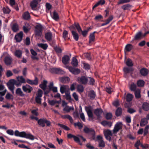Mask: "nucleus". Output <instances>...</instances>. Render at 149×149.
<instances>
[{
    "label": "nucleus",
    "mask_w": 149,
    "mask_h": 149,
    "mask_svg": "<svg viewBox=\"0 0 149 149\" xmlns=\"http://www.w3.org/2000/svg\"><path fill=\"white\" fill-rule=\"evenodd\" d=\"M141 91L139 89H137L135 91V95L136 98H139L141 97Z\"/></svg>",
    "instance_id": "obj_43"
},
{
    "label": "nucleus",
    "mask_w": 149,
    "mask_h": 149,
    "mask_svg": "<svg viewBox=\"0 0 149 149\" xmlns=\"http://www.w3.org/2000/svg\"><path fill=\"white\" fill-rule=\"evenodd\" d=\"M85 109L87 113L88 116L89 117L92 118L93 114L91 110V107H85Z\"/></svg>",
    "instance_id": "obj_20"
},
{
    "label": "nucleus",
    "mask_w": 149,
    "mask_h": 149,
    "mask_svg": "<svg viewBox=\"0 0 149 149\" xmlns=\"http://www.w3.org/2000/svg\"><path fill=\"white\" fill-rule=\"evenodd\" d=\"M65 94L66 99L68 100H71V97L70 95V92H67V93H65Z\"/></svg>",
    "instance_id": "obj_59"
},
{
    "label": "nucleus",
    "mask_w": 149,
    "mask_h": 149,
    "mask_svg": "<svg viewBox=\"0 0 149 149\" xmlns=\"http://www.w3.org/2000/svg\"><path fill=\"white\" fill-rule=\"evenodd\" d=\"M22 89L24 91L30 93L33 90V88L28 85H26L22 86Z\"/></svg>",
    "instance_id": "obj_16"
},
{
    "label": "nucleus",
    "mask_w": 149,
    "mask_h": 149,
    "mask_svg": "<svg viewBox=\"0 0 149 149\" xmlns=\"http://www.w3.org/2000/svg\"><path fill=\"white\" fill-rule=\"evenodd\" d=\"M84 90V88L83 86L81 84L78 85L77 87V91L79 93H82Z\"/></svg>",
    "instance_id": "obj_27"
},
{
    "label": "nucleus",
    "mask_w": 149,
    "mask_h": 149,
    "mask_svg": "<svg viewBox=\"0 0 149 149\" xmlns=\"http://www.w3.org/2000/svg\"><path fill=\"white\" fill-rule=\"evenodd\" d=\"M70 59L68 56L65 55L62 58V62L64 64L66 65L68 63Z\"/></svg>",
    "instance_id": "obj_22"
},
{
    "label": "nucleus",
    "mask_w": 149,
    "mask_h": 149,
    "mask_svg": "<svg viewBox=\"0 0 149 149\" xmlns=\"http://www.w3.org/2000/svg\"><path fill=\"white\" fill-rule=\"evenodd\" d=\"M123 71L125 73H128L130 71H132L134 70L132 68H128L127 67H124L123 68Z\"/></svg>",
    "instance_id": "obj_48"
},
{
    "label": "nucleus",
    "mask_w": 149,
    "mask_h": 149,
    "mask_svg": "<svg viewBox=\"0 0 149 149\" xmlns=\"http://www.w3.org/2000/svg\"><path fill=\"white\" fill-rule=\"evenodd\" d=\"M104 135L107 140L110 142L111 141L112 134L111 131L109 130H106L104 132Z\"/></svg>",
    "instance_id": "obj_7"
},
{
    "label": "nucleus",
    "mask_w": 149,
    "mask_h": 149,
    "mask_svg": "<svg viewBox=\"0 0 149 149\" xmlns=\"http://www.w3.org/2000/svg\"><path fill=\"white\" fill-rule=\"evenodd\" d=\"M35 34L37 36L40 37L42 35V26L41 25H37L35 27Z\"/></svg>",
    "instance_id": "obj_4"
},
{
    "label": "nucleus",
    "mask_w": 149,
    "mask_h": 149,
    "mask_svg": "<svg viewBox=\"0 0 149 149\" xmlns=\"http://www.w3.org/2000/svg\"><path fill=\"white\" fill-rule=\"evenodd\" d=\"M0 95L1 96H4L7 92V90L6 89L4 85L2 84H0Z\"/></svg>",
    "instance_id": "obj_14"
},
{
    "label": "nucleus",
    "mask_w": 149,
    "mask_h": 149,
    "mask_svg": "<svg viewBox=\"0 0 149 149\" xmlns=\"http://www.w3.org/2000/svg\"><path fill=\"white\" fill-rule=\"evenodd\" d=\"M23 33L20 31L19 33L15 35V38L17 42H19L22 40L23 36Z\"/></svg>",
    "instance_id": "obj_11"
},
{
    "label": "nucleus",
    "mask_w": 149,
    "mask_h": 149,
    "mask_svg": "<svg viewBox=\"0 0 149 149\" xmlns=\"http://www.w3.org/2000/svg\"><path fill=\"white\" fill-rule=\"evenodd\" d=\"M26 26H24L23 29L25 32L27 33L29 30V28L28 26L29 24H26Z\"/></svg>",
    "instance_id": "obj_58"
},
{
    "label": "nucleus",
    "mask_w": 149,
    "mask_h": 149,
    "mask_svg": "<svg viewBox=\"0 0 149 149\" xmlns=\"http://www.w3.org/2000/svg\"><path fill=\"white\" fill-rule=\"evenodd\" d=\"M148 123V119L147 118H144L141 120L140 125L141 127H143Z\"/></svg>",
    "instance_id": "obj_26"
},
{
    "label": "nucleus",
    "mask_w": 149,
    "mask_h": 149,
    "mask_svg": "<svg viewBox=\"0 0 149 149\" xmlns=\"http://www.w3.org/2000/svg\"><path fill=\"white\" fill-rule=\"evenodd\" d=\"M4 62L8 65H10L12 62L13 59L9 55L5 57L4 58Z\"/></svg>",
    "instance_id": "obj_13"
},
{
    "label": "nucleus",
    "mask_w": 149,
    "mask_h": 149,
    "mask_svg": "<svg viewBox=\"0 0 149 149\" xmlns=\"http://www.w3.org/2000/svg\"><path fill=\"white\" fill-rule=\"evenodd\" d=\"M60 91L62 94L70 92L69 86L64 85L62 86L60 88Z\"/></svg>",
    "instance_id": "obj_9"
},
{
    "label": "nucleus",
    "mask_w": 149,
    "mask_h": 149,
    "mask_svg": "<svg viewBox=\"0 0 149 149\" xmlns=\"http://www.w3.org/2000/svg\"><path fill=\"white\" fill-rule=\"evenodd\" d=\"M142 108L145 111H147L149 110V104L148 103H144L142 105Z\"/></svg>",
    "instance_id": "obj_35"
},
{
    "label": "nucleus",
    "mask_w": 149,
    "mask_h": 149,
    "mask_svg": "<svg viewBox=\"0 0 149 149\" xmlns=\"http://www.w3.org/2000/svg\"><path fill=\"white\" fill-rule=\"evenodd\" d=\"M149 125H147L145 128L144 132V135H146L148 132Z\"/></svg>",
    "instance_id": "obj_57"
},
{
    "label": "nucleus",
    "mask_w": 149,
    "mask_h": 149,
    "mask_svg": "<svg viewBox=\"0 0 149 149\" xmlns=\"http://www.w3.org/2000/svg\"><path fill=\"white\" fill-rule=\"evenodd\" d=\"M125 63L129 67H132L133 65L132 60L130 59H128L127 61L125 62Z\"/></svg>",
    "instance_id": "obj_41"
},
{
    "label": "nucleus",
    "mask_w": 149,
    "mask_h": 149,
    "mask_svg": "<svg viewBox=\"0 0 149 149\" xmlns=\"http://www.w3.org/2000/svg\"><path fill=\"white\" fill-rule=\"evenodd\" d=\"M26 82L28 83L31 85H37L38 84V78L35 77L33 80H31L29 79H27Z\"/></svg>",
    "instance_id": "obj_18"
},
{
    "label": "nucleus",
    "mask_w": 149,
    "mask_h": 149,
    "mask_svg": "<svg viewBox=\"0 0 149 149\" xmlns=\"http://www.w3.org/2000/svg\"><path fill=\"white\" fill-rule=\"evenodd\" d=\"M140 72L141 75L143 76H146L148 74V70L147 69L143 68L140 70Z\"/></svg>",
    "instance_id": "obj_25"
},
{
    "label": "nucleus",
    "mask_w": 149,
    "mask_h": 149,
    "mask_svg": "<svg viewBox=\"0 0 149 149\" xmlns=\"http://www.w3.org/2000/svg\"><path fill=\"white\" fill-rule=\"evenodd\" d=\"M132 6L130 4H125L121 8L124 10L129 9L132 7Z\"/></svg>",
    "instance_id": "obj_44"
},
{
    "label": "nucleus",
    "mask_w": 149,
    "mask_h": 149,
    "mask_svg": "<svg viewBox=\"0 0 149 149\" xmlns=\"http://www.w3.org/2000/svg\"><path fill=\"white\" fill-rule=\"evenodd\" d=\"M136 88V86L134 83L132 84L130 87V88L132 91H135Z\"/></svg>",
    "instance_id": "obj_55"
},
{
    "label": "nucleus",
    "mask_w": 149,
    "mask_h": 149,
    "mask_svg": "<svg viewBox=\"0 0 149 149\" xmlns=\"http://www.w3.org/2000/svg\"><path fill=\"white\" fill-rule=\"evenodd\" d=\"M76 85V83H74L72 84L70 87V90L72 91H73L75 90V86Z\"/></svg>",
    "instance_id": "obj_64"
},
{
    "label": "nucleus",
    "mask_w": 149,
    "mask_h": 149,
    "mask_svg": "<svg viewBox=\"0 0 149 149\" xmlns=\"http://www.w3.org/2000/svg\"><path fill=\"white\" fill-rule=\"evenodd\" d=\"M38 2L36 0H33L30 3V6L33 10H35L38 4Z\"/></svg>",
    "instance_id": "obj_23"
},
{
    "label": "nucleus",
    "mask_w": 149,
    "mask_h": 149,
    "mask_svg": "<svg viewBox=\"0 0 149 149\" xmlns=\"http://www.w3.org/2000/svg\"><path fill=\"white\" fill-rule=\"evenodd\" d=\"M52 34L51 32H47L45 33V37L48 41H50L52 38Z\"/></svg>",
    "instance_id": "obj_31"
},
{
    "label": "nucleus",
    "mask_w": 149,
    "mask_h": 149,
    "mask_svg": "<svg viewBox=\"0 0 149 149\" xmlns=\"http://www.w3.org/2000/svg\"><path fill=\"white\" fill-rule=\"evenodd\" d=\"M16 93L17 94L22 96L24 95V94L23 93V92L22 91L21 89L19 88H17L16 90Z\"/></svg>",
    "instance_id": "obj_45"
},
{
    "label": "nucleus",
    "mask_w": 149,
    "mask_h": 149,
    "mask_svg": "<svg viewBox=\"0 0 149 149\" xmlns=\"http://www.w3.org/2000/svg\"><path fill=\"white\" fill-rule=\"evenodd\" d=\"M77 81L79 83L86 84L88 81V77L82 76L77 78Z\"/></svg>",
    "instance_id": "obj_5"
},
{
    "label": "nucleus",
    "mask_w": 149,
    "mask_h": 149,
    "mask_svg": "<svg viewBox=\"0 0 149 149\" xmlns=\"http://www.w3.org/2000/svg\"><path fill=\"white\" fill-rule=\"evenodd\" d=\"M72 96L74 100L76 101L79 100V96L75 92H74L72 93Z\"/></svg>",
    "instance_id": "obj_60"
},
{
    "label": "nucleus",
    "mask_w": 149,
    "mask_h": 149,
    "mask_svg": "<svg viewBox=\"0 0 149 149\" xmlns=\"http://www.w3.org/2000/svg\"><path fill=\"white\" fill-rule=\"evenodd\" d=\"M103 113L102 110L100 108L97 109L95 110L94 113L97 117V119H100Z\"/></svg>",
    "instance_id": "obj_12"
},
{
    "label": "nucleus",
    "mask_w": 149,
    "mask_h": 149,
    "mask_svg": "<svg viewBox=\"0 0 149 149\" xmlns=\"http://www.w3.org/2000/svg\"><path fill=\"white\" fill-rule=\"evenodd\" d=\"M90 29V28H89L87 29V30H84V31H82L80 32L82 33V35L83 36L85 37L87 34L88 32V31Z\"/></svg>",
    "instance_id": "obj_63"
},
{
    "label": "nucleus",
    "mask_w": 149,
    "mask_h": 149,
    "mask_svg": "<svg viewBox=\"0 0 149 149\" xmlns=\"http://www.w3.org/2000/svg\"><path fill=\"white\" fill-rule=\"evenodd\" d=\"M11 28L13 31L15 32H17L19 29V26L16 23L14 24Z\"/></svg>",
    "instance_id": "obj_32"
},
{
    "label": "nucleus",
    "mask_w": 149,
    "mask_h": 149,
    "mask_svg": "<svg viewBox=\"0 0 149 149\" xmlns=\"http://www.w3.org/2000/svg\"><path fill=\"white\" fill-rule=\"evenodd\" d=\"M6 98L8 100H12L13 99V95H11L10 93H8L6 94Z\"/></svg>",
    "instance_id": "obj_50"
},
{
    "label": "nucleus",
    "mask_w": 149,
    "mask_h": 149,
    "mask_svg": "<svg viewBox=\"0 0 149 149\" xmlns=\"http://www.w3.org/2000/svg\"><path fill=\"white\" fill-rule=\"evenodd\" d=\"M42 91L40 89H39L38 90V93L37 94L36 97L41 98V97L42 96Z\"/></svg>",
    "instance_id": "obj_62"
},
{
    "label": "nucleus",
    "mask_w": 149,
    "mask_h": 149,
    "mask_svg": "<svg viewBox=\"0 0 149 149\" xmlns=\"http://www.w3.org/2000/svg\"><path fill=\"white\" fill-rule=\"evenodd\" d=\"M38 46L40 47L44 50H46L48 47V45L47 44L38 43L37 44Z\"/></svg>",
    "instance_id": "obj_34"
},
{
    "label": "nucleus",
    "mask_w": 149,
    "mask_h": 149,
    "mask_svg": "<svg viewBox=\"0 0 149 149\" xmlns=\"http://www.w3.org/2000/svg\"><path fill=\"white\" fill-rule=\"evenodd\" d=\"M22 51L20 50H16L15 52V55L18 58L21 57L22 55Z\"/></svg>",
    "instance_id": "obj_30"
},
{
    "label": "nucleus",
    "mask_w": 149,
    "mask_h": 149,
    "mask_svg": "<svg viewBox=\"0 0 149 149\" xmlns=\"http://www.w3.org/2000/svg\"><path fill=\"white\" fill-rule=\"evenodd\" d=\"M122 109L120 108H118L116 111V115L117 116H120L122 114Z\"/></svg>",
    "instance_id": "obj_46"
},
{
    "label": "nucleus",
    "mask_w": 149,
    "mask_h": 149,
    "mask_svg": "<svg viewBox=\"0 0 149 149\" xmlns=\"http://www.w3.org/2000/svg\"><path fill=\"white\" fill-rule=\"evenodd\" d=\"M16 80L12 79L10 80L7 83V86L9 89L11 91L12 93L14 94L15 85L16 86Z\"/></svg>",
    "instance_id": "obj_1"
},
{
    "label": "nucleus",
    "mask_w": 149,
    "mask_h": 149,
    "mask_svg": "<svg viewBox=\"0 0 149 149\" xmlns=\"http://www.w3.org/2000/svg\"><path fill=\"white\" fill-rule=\"evenodd\" d=\"M137 85L138 86L142 87L144 84V81L143 80H140L137 82Z\"/></svg>",
    "instance_id": "obj_51"
},
{
    "label": "nucleus",
    "mask_w": 149,
    "mask_h": 149,
    "mask_svg": "<svg viewBox=\"0 0 149 149\" xmlns=\"http://www.w3.org/2000/svg\"><path fill=\"white\" fill-rule=\"evenodd\" d=\"M71 32L74 39L76 41H78L79 39V36L77 33L73 31H72Z\"/></svg>",
    "instance_id": "obj_36"
},
{
    "label": "nucleus",
    "mask_w": 149,
    "mask_h": 149,
    "mask_svg": "<svg viewBox=\"0 0 149 149\" xmlns=\"http://www.w3.org/2000/svg\"><path fill=\"white\" fill-rule=\"evenodd\" d=\"M3 10L4 13L6 14H9L10 12V10L7 7H3Z\"/></svg>",
    "instance_id": "obj_56"
},
{
    "label": "nucleus",
    "mask_w": 149,
    "mask_h": 149,
    "mask_svg": "<svg viewBox=\"0 0 149 149\" xmlns=\"http://www.w3.org/2000/svg\"><path fill=\"white\" fill-rule=\"evenodd\" d=\"M47 82V81L44 80L43 83L40 85V87L44 90H45L46 88Z\"/></svg>",
    "instance_id": "obj_33"
},
{
    "label": "nucleus",
    "mask_w": 149,
    "mask_h": 149,
    "mask_svg": "<svg viewBox=\"0 0 149 149\" xmlns=\"http://www.w3.org/2000/svg\"><path fill=\"white\" fill-rule=\"evenodd\" d=\"M22 17L24 19L26 20H28L30 18V15L28 12L24 13L22 14Z\"/></svg>",
    "instance_id": "obj_21"
},
{
    "label": "nucleus",
    "mask_w": 149,
    "mask_h": 149,
    "mask_svg": "<svg viewBox=\"0 0 149 149\" xmlns=\"http://www.w3.org/2000/svg\"><path fill=\"white\" fill-rule=\"evenodd\" d=\"M70 80L69 78L68 77H62L59 79L60 81L63 83H68L69 82Z\"/></svg>",
    "instance_id": "obj_24"
},
{
    "label": "nucleus",
    "mask_w": 149,
    "mask_h": 149,
    "mask_svg": "<svg viewBox=\"0 0 149 149\" xmlns=\"http://www.w3.org/2000/svg\"><path fill=\"white\" fill-rule=\"evenodd\" d=\"M69 71L73 74H79L80 72L79 69L77 68H74L72 67H70L68 68Z\"/></svg>",
    "instance_id": "obj_17"
},
{
    "label": "nucleus",
    "mask_w": 149,
    "mask_h": 149,
    "mask_svg": "<svg viewBox=\"0 0 149 149\" xmlns=\"http://www.w3.org/2000/svg\"><path fill=\"white\" fill-rule=\"evenodd\" d=\"M17 80H16V86H21L22 83H24L26 82L25 79L22 76H18L17 77Z\"/></svg>",
    "instance_id": "obj_6"
},
{
    "label": "nucleus",
    "mask_w": 149,
    "mask_h": 149,
    "mask_svg": "<svg viewBox=\"0 0 149 149\" xmlns=\"http://www.w3.org/2000/svg\"><path fill=\"white\" fill-rule=\"evenodd\" d=\"M68 32L66 30H64L63 31V37L65 40H66L67 39H69L68 37Z\"/></svg>",
    "instance_id": "obj_42"
},
{
    "label": "nucleus",
    "mask_w": 149,
    "mask_h": 149,
    "mask_svg": "<svg viewBox=\"0 0 149 149\" xmlns=\"http://www.w3.org/2000/svg\"><path fill=\"white\" fill-rule=\"evenodd\" d=\"M38 123L39 125L42 127L45 126L46 123L47 126H49L50 124V122L49 121L44 118L40 119L38 120Z\"/></svg>",
    "instance_id": "obj_3"
},
{
    "label": "nucleus",
    "mask_w": 149,
    "mask_h": 149,
    "mask_svg": "<svg viewBox=\"0 0 149 149\" xmlns=\"http://www.w3.org/2000/svg\"><path fill=\"white\" fill-rule=\"evenodd\" d=\"M74 26L77 30L79 33H80V32L82 31V30L81 27L78 23H75Z\"/></svg>",
    "instance_id": "obj_53"
},
{
    "label": "nucleus",
    "mask_w": 149,
    "mask_h": 149,
    "mask_svg": "<svg viewBox=\"0 0 149 149\" xmlns=\"http://www.w3.org/2000/svg\"><path fill=\"white\" fill-rule=\"evenodd\" d=\"M89 80V83L90 85H93L95 82L94 79L91 77H88V81Z\"/></svg>",
    "instance_id": "obj_61"
},
{
    "label": "nucleus",
    "mask_w": 149,
    "mask_h": 149,
    "mask_svg": "<svg viewBox=\"0 0 149 149\" xmlns=\"http://www.w3.org/2000/svg\"><path fill=\"white\" fill-rule=\"evenodd\" d=\"M101 124L104 126H108L109 127L111 126L112 123L109 121H103L101 122Z\"/></svg>",
    "instance_id": "obj_28"
},
{
    "label": "nucleus",
    "mask_w": 149,
    "mask_h": 149,
    "mask_svg": "<svg viewBox=\"0 0 149 149\" xmlns=\"http://www.w3.org/2000/svg\"><path fill=\"white\" fill-rule=\"evenodd\" d=\"M78 61L77 58L75 57H73L72 58V61L71 62L72 65L74 66L77 67L78 65Z\"/></svg>",
    "instance_id": "obj_37"
},
{
    "label": "nucleus",
    "mask_w": 149,
    "mask_h": 149,
    "mask_svg": "<svg viewBox=\"0 0 149 149\" xmlns=\"http://www.w3.org/2000/svg\"><path fill=\"white\" fill-rule=\"evenodd\" d=\"M51 70L53 72L56 74H63L65 73L63 70L59 68H53Z\"/></svg>",
    "instance_id": "obj_19"
},
{
    "label": "nucleus",
    "mask_w": 149,
    "mask_h": 149,
    "mask_svg": "<svg viewBox=\"0 0 149 149\" xmlns=\"http://www.w3.org/2000/svg\"><path fill=\"white\" fill-rule=\"evenodd\" d=\"M52 18L54 19L56 21L58 20L59 19L58 14L55 11H54L53 12Z\"/></svg>",
    "instance_id": "obj_47"
},
{
    "label": "nucleus",
    "mask_w": 149,
    "mask_h": 149,
    "mask_svg": "<svg viewBox=\"0 0 149 149\" xmlns=\"http://www.w3.org/2000/svg\"><path fill=\"white\" fill-rule=\"evenodd\" d=\"M133 46L131 44H128L125 47V50L127 52L130 51L132 49Z\"/></svg>",
    "instance_id": "obj_38"
},
{
    "label": "nucleus",
    "mask_w": 149,
    "mask_h": 149,
    "mask_svg": "<svg viewBox=\"0 0 149 149\" xmlns=\"http://www.w3.org/2000/svg\"><path fill=\"white\" fill-rule=\"evenodd\" d=\"M122 123L121 122H119L117 123L115 125L114 127L113 130V132L114 133H116L119 130L121 129L122 126Z\"/></svg>",
    "instance_id": "obj_8"
},
{
    "label": "nucleus",
    "mask_w": 149,
    "mask_h": 149,
    "mask_svg": "<svg viewBox=\"0 0 149 149\" xmlns=\"http://www.w3.org/2000/svg\"><path fill=\"white\" fill-rule=\"evenodd\" d=\"M88 96L91 99H94L96 96V94L95 92L93 90L91 91H89Z\"/></svg>",
    "instance_id": "obj_29"
},
{
    "label": "nucleus",
    "mask_w": 149,
    "mask_h": 149,
    "mask_svg": "<svg viewBox=\"0 0 149 149\" xmlns=\"http://www.w3.org/2000/svg\"><path fill=\"white\" fill-rule=\"evenodd\" d=\"M57 125L65 130H70V128L64 125L61 124L60 123H58L57 124Z\"/></svg>",
    "instance_id": "obj_49"
},
{
    "label": "nucleus",
    "mask_w": 149,
    "mask_h": 149,
    "mask_svg": "<svg viewBox=\"0 0 149 149\" xmlns=\"http://www.w3.org/2000/svg\"><path fill=\"white\" fill-rule=\"evenodd\" d=\"M19 137L25 138L32 140H33L34 139L33 135L30 134H27L24 132H20Z\"/></svg>",
    "instance_id": "obj_2"
},
{
    "label": "nucleus",
    "mask_w": 149,
    "mask_h": 149,
    "mask_svg": "<svg viewBox=\"0 0 149 149\" xmlns=\"http://www.w3.org/2000/svg\"><path fill=\"white\" fill-rule=\"evenodd\" d=\"M48 102L50 105H53L56 103H60V101H57L54 100H49Z\"/></svg>",
    "instance_id": "obj_54"
},
{
    "label": "nucleus",
    "mask_w": 149,
    "mask_h": 149,
    "mask_svg": "<svg viewBox=\"0 0 149 149\" xmlns=\"http://www.w3.org/2000/svg\"><path fill=\"white\" fill-rule=\"evenodd\" d=\"M97 139L98 140L99 146L101 147H104L105 144L103 141L102 137L100 136H97Z\"/></svg>",
    "instance_id": "obj_10"
},
{
    "label": "nucleus",
    "mask_w": 149,
    "mask_h": 149,
    "mask_svg": "<svg viewBox=\"0 0 149 149\" xmlns=\"http://www.w3.org/2000/svg\"><path fill=\"white\" fill-rule=\"evenodd\" d=\"M95 41V36L93 34H90L89 36V42L90 43L94 42Z\"/></svg>",
    "instance_id": "obj_39"
},
{
    "label": "nucleus",
    "mask_w": 149,
    "mask_h": 149,
    "mask_svg": "<svg viewBox=\"0 0 149 149\" xmlns=\"http://www.w3.org/2000/svg\"><path fill=\"white\" fill-rule=\"evenodd\" d=\"M133 96L131 94H128L126 97V100L127 102H129L131 101L132 99Z\"/></svg>",
    "instance_id": "obj_40"
},
{
    "label": "nucleus",
    "mask_w": 149,
    "mask_h": 149,
    "mask_svg": "<svg viewBox=\"0 0 149 149\" xmlns=\"http://www.w3.org/2000/svg\"><path fill=\"white\" fill-rule=\"evenodd\" d=\"M84 131L86 133L89 134L93 135H94L95 134L94 130L92 128H89L86 127L84 128Z\"/></svg>",
    "instance_id": "obj_15"
},
{
    "label": "nucleus",
    "mask_w": 149,
    "mask_h": 149,
    "mask_svg": "<svg viewBox=\"0 0 149 149\" xmlns=\"http://www.w3.org/2000/svg\"><path fill=\"white\" fill-rule=\"evenodd\" d=\"M142 36V33L141 32H139L137 33L135 35L134 39L136 40H138L140 39Z\"/></svg>",
    "instance_id": "obj_52"
}]
</instances>
